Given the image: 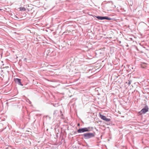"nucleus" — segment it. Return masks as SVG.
<instances>
[{"label": "nucleus", "mask_w": 149, "mask_h": 149, "mask_svg": "<svg viewBox=\"0 0 149 149\" xmlns=\"http://www.w3.org/2000/svg\"><path fill=\"white\" fill-rule=\"evenodd\" d=\"M83 136L84 139H88L94 137L95 136L94 134L93 133L87 132L81 135Z\"/></svg>", "instance_id": "nucleus-1"}, {"label": "nucleus", "mask_w": 149, "mask_h": 149, "mask_svg": "<svg viewBox=\"0 0 149 149\" xmlns=\"http://www.w3.org/2000/svg\"><path fill=\"white\" fill-rule=\"evenodd\" d=\"M2 10V9H0V10Z\"/></svg>", "instance_id": "nucleus-12"}, {"label": "nucleus", "mask_w": 149, "mask_h": 149, "mask_svg": "<svg viewBox=\"0 0 149 149\" xmlns=\"http://www.w3.org/2000/svg\"><path fill=\"white\" fill-rule=\"evenodd\" d=\"M20 10L21 11H25L26 10V9L24 7H20Z\"/></svg>", "instance_id": "nucleus-8"}, {"label": "nucleus", "mask_w": 149, "mask_h": 149, "mask_svg": "<svg viewBox=\"0 0 149 149\" xmlns=\"http://www.w3.org/2000/svg\"><path fill=\"white\" fill-rule=\"evenodd\" d=\"M104 19H106L107 20H110L112 19L109 18L107 16H104Z\"/></svg>", "instance_id": "nucleus-7"}, {"label": "nucleus", "mask_w": 149, "mask_h": 149, "mask_svg": "<svg viewBox=\"0 0 149 149\" xmlns=\"http://www.w3.org/2000/svg\"><path fill=\"white\" fill-rule=\"evenodd\" d=\"M100 117L102 120L106 121L107 122H108L110 121L111 119L109 118H107L106 117L103 115L100 114Z\"/></svg>", "instance_id": "nucleus-4"}, {"label": "nucleus", "mask_w": 149, "mask_h": 149, "mask_svg": "<svg viewBox=\"0 0 149 149\" xmlns=\"http://www.w3.org/2000/svg\"><path fill=\"white\" fill-rule=\"evenodd\" d=\"M60 112H62V111H61V110L60 111Z\"/></svg>", "instance_id": "nucleus-13"}, {"label": "nucleus", "mask_w": 149, "mask_h": 149, "mask_svg": "<svg viewBox=\"0 0 149 149\" xmlns=\"http://www.w3.org/2000/svg\"><path fill=\"white\" fill-rule=\"evenodd\" d=\"M56 105H54V106H55Z\"/></svg>", "instance_id": "nucleus-16"}, {"label": "nucleus", "mask_w": 149, "mask_h": 149, "mask_svg": "<svg viewBox=\"0 0 149 149\" xmlns=\"http://www.w3.org/2000/svg\"><path fill=\"white\" fill-rule=\"evenodd\" d=\"M15 81L16 83H17L19 85L22 86H23V85L22 84L21 82V79H20L16 78L15 79Z\"/></svg>", "instance_id": "nucleus-5"}, {"label": "nucleus", "mask_w": 149, "mask_h": 149, "mask_svg": "<svg viewBox=\"0 0 149 149\" xmlns=\"http://www.w3.org/2000/svg\"><path fill=\"white\" fill-rule=\"evenodd\" d=\"M96 17L97 19L101 20H104V16H96Z\"/></svg>", "instance_id": "nucleus-6"}, {"label": "nucleus", "mask_w": 149, "mask_h": 149, "mask_svg": "<svg viewBox=\"0 0 149 149\" xmlns=\"http://www.w3.org/2000/svg\"><path fill=\"white\" fill-rule=\"evenodd\" d=\"M149 108L148 106L146 105L139 112L141 113H145L148 111Z\"/></svg>", "instance_id": "nucleus-3"}, {"label": "nucleus", "mask_w": 149, "mask_h": 149, "mask_svg": "<svg viewBox=\"0 0 149 149\" xmlns=\"http://www.w3.org/2000/svg\"><path fill=\"white\" fill-rule=\"evenodd\" d=\"M78 125H79V124H78Z\"/></svg>", "instance_id": "nucleus-14"}, {"label": "nucleus", "mask_w": 149, "mask_h": 149, "mask_svg": "<svg viewBox=\"0 0 149 149\" xmlns=\"http://www.w3.org/2000/svg\"><path fill=\"white\" fill-rule=\"evenodd\" d=\"M56 105H54V106H55Z\"/></svg>", "instance_id": "nucleus-15"}, {"label": "nucleus", "mask_w": 149, "mask_h": 149, "mask_svg": "<svg viewBox=\"0 0 149 149\" xmlns=\"http://www.w3.org/2000/svg\"><path fill=\"white\" fill-rule=\"evenodd\" d=\"M56 111L55 110L54 111V115L55 113L56 112Z\"/></svg>", "instance_id": "nucleus-11"}, {"label": "nucleus", "mask_w": 149, "mask_h": 149, "mask_svg": "<svg viewBox=\"0 0 149 149\" xmlns=\"http://www.w3.org/2000/svg\"><path fill=\"white\" fill-rule=\"evenodd\" d=\"M27 59L26 58H25L24 60H23L24 61H27Z\"/></svg>", "instance_id": "nucleus-10"}, {"label": "nucleus", "mask_w": 149, "mask_h": 149, "mask_svg": "<svg viewBox=\"0 0 149 149\" xmlns=\"http://www.w3.org/2000/svg\"><path fill=\"white\" fill-rule=\"evenodd\" d=\"M90 128V127H88L81 128L77 130V132L78 133H82L86 132H89L91 131Z\"/></svg>", "instance_id": "nucleus-2"}, {"label": "nucleus", "mask_w": 149, "mask_h": 149, "mask_svg": "<svg viewBox=\"0 0 149 149\" xmlns=\"http://www.w3.org/2000/svg\"><path fill=\"white\" fill-rule=\"evenodd\" d=\"M131 80H129L128 81V82H126V83H127L128 84V86H130V85L131 84Z\"/></svg>", "instance_id": "nucleus-9"}]
</instances>
